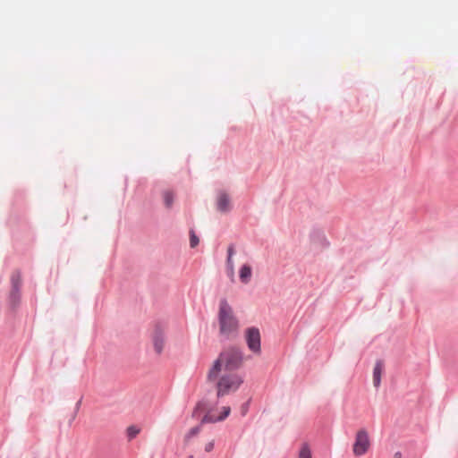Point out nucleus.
Here are the masks:
<instances>
[{
    "label": "nucleus",
    "mask_w": 458,
    "mask_h": 458,
    "mask_svg": "<svg viewBox=\"0 0 458 458\" xmlns=\"http://www.w3.org/2000/svg\"><path fill=\"white\" fill-rule=\"evenodd\" d=\"M81 402H82V397L79 399V401L76 403L75 404V408H74V413L72 415V418L71 420H73L77 415V412L79 411L80 408H81Z\"/></svg>",
    "instance_id": "nucleus-21"
},
{
    "label": "nucleus",
    "mask_w": 458,
    "mask_h": 458,
    "mask_svg": "<svg viewBox=\"0 0 458 458\" xmlns=\"http://www.w3.org/2000/svg\"><path fill=\"white\" fill-rule=\"evenodd\" d=\"M245 339L248 348L253 353L261 352V336L259 329L256 327H248L245 330Z\"/></svg>",
    "instance_id": "nucleus-6"
},
{
    "label": "nucleus",
    "mask_w": 458,
    "mask_h": 458,
    "mask_svg": "<svg viewBox=\"0 0 458 458\" xmlns=\"http://www.w3.org/2000/svg\"><path fill=\"white\" fill-rule=\"evenodd\" d=\"M299 458H311V452L307 444H304L301 448Z\"/></svg>",
    "instance_id": "nucleus-17"
},
{
    "label": "nucleus",
    "mask_w": 458,
    "mask_h": 458,
    "mask_svg": "<svg viewBox=\"0 0 458 458\" xmlns=\"http://www.w3.org/2000/svg\"><path fill=\"white\" fill-rule=\"evenodd\" d=\"M230 412L231 408L229 406H224L222 408L221 414L218 416V420H221L222 421L225 420L230 415Z\"/></svg>",
    "instance_id": "nucleus-20"
},
{
    "label": "nucleus",
    "mask_w": 458,
    "mask_h": 458,
    "mask_svg": "<svg viewBox=\"0 0 458 458\" xmlns=\"http://www.w3.org/2000/svg\"><path fill=\"white\" fill-rule=\"evenodd\" d=\"M370 446L368 431L361 428L357 431L353 444V454L355 456L365 454Z\"/></svg>",
    "instance_id": "nucleus-5"
},
{
    "label": "nucleus",
    "mask_w": 458,
    "mask_h": 458,
    "mask_svg": "<svg viewBox=\"0 0 458 458\" xmlns=\"http://www.w3.org/2000/svg\"><path fill=\"white\" fill-rule=\"evenodd\" d=\"M216 210L223 214L229 213L232 210L230 196L225 191H220L217 193Z\"/></svg>",
    "instance_id": "nucleus-8"
},
{
    "label": "nucleus",
    "mask_w": 458,
    "mask_h": 458,
    "mask_svg": "<svg viewBox=\"0 0 458 458\" xmlns=\"http://www.w3.org/2000/svg\"><path fill=\"white\" fill-rule=\"evenodd\" d=\"M140 432V428L135 425H131L126 429L127 437L129 440L135 438Z\"/></svg>",
    "instance_id": "nucleus-14"
},
{
    "label": "nucleus",
    "mask_w": 458,
    "mask_h": 458,
    "mask_svg": "<svg viewBox=\"0 0 458 458\" xmlns=\"http://www.w3.org/2000/svg\"><path fill=\"white\" fill-rule=\"evenodd\" d=\"M220 358L227 371H234L240 369L243 362V352L237 346H230L227 350L220 352Z\"/></svg>",
    "instance_id": "nucleus-3"
},
{
    "label": "nucleus",
    "mask_w": 458,
    "mask_h": 458,
    "mask_svg": "<svg viewBox=\"0 0 458 458\" xmlns=\"http://www.w3.org/2000/svg\"><path fill=\"white\" fill-rule=\"evenodd\" d=\"M252 269L250 265L244 264L239 271V277L242 283L248 284L250 281Z\"/></svg>",
    "instance_id": "nucleus-11"
},
{
    "label": "nucleus",
    "mask_w": 458,
    "mask_h": 458,
    "mask_svg": "<svg viewBox=\"0 0 458 458\" xmlns=\"http://www.w3.org/2000/svg\"><path fill=\"white\" fill-rule=\"evenodd\" d=\"M243 383V378L239 375H223L216 383L217 397L227 394L231 390L236 391Z\"/></svg>",
    "instance_id": "nucleus-4"
},
{
    "label": "nucleus",
    "mask_w": 458,
    "mask_h": 458,
    "mask_svg": "<svg viewBox=\"0 0 458 458\" xmlns=\"http://www.w3.org/2000/svg\"><path fill=\"white\" fill-rule=\"evenodd\" d=\"M201 428H202V424L201 423H199V425L191 428L188 431V433L185 435L184 441L185 442H189L191 438H192L193 437L197 436L200 432Z\"/></svg>",
    "instance_id": "nucleus-13"
},
{
    "label": "nucleus",
    "mask_w": 458,
    "mask_h": 458,
    "mask_svg": "<svg viewBox=\"0 0 458 458\" xmlns=\"http://www.w3.org/2000/svg\"><path fill=\"white\" fill-rule=\"evenodd\" d=\"M223 364L224 363L222 359L220 358V356H218V358L214 361L213 366L211 367L208 373V379L209 381H212L217 377L218 373L221 371Z\"/></svg>",
    "instance_id": "nucleus-10"
},
{
    "label": "nucleus",
    "mask_w": 458,
    "mask_h": 458,
    "mask_svg": "<svg viewBox=\"0 0 458 458\" xmlns=\"http://www.w3.org/2000/svg\"><path fill=\"white\" fill-rule=\"evenodd\" d=\"M222 421L221 420H218V416L211 415L209 413H207L203 416V418L200 420V423L206 424V423H215Z\"/></svg>",
    "instance_id": "nucleus-15"
},
{
    "label": "nucleus",
    "mask_w": 458,
    "mask_h": 458,
    "mask_svg": "<svg viewBox=\"0 0 458 458\" xmlns=\"http://www.w3.org/2000/svg\"><path fill=\"white\" fill-rule=\"evenodd\" d=\"M187 458H193V455H190V456H188Z\"/></svg>",
    "instance_id": "nucleus-25"
},
{
    "label": "nucleus",
    "mask_w": 458,
    "mask_h": 458,
    "mask_svg": "<svg viewBox=\"0 0 458 458\" xmlns=\"http://www.w3.org/2000/svg\"><path fill=\"white\" fill-rule=\"evenodd\" d=\"M206 409V403L204 401H199L197 403L194 410H193V412H192V417H195L199 411H202Z\"/></svg>",
    "instance_id": "nucleus-19"
},
{
    "label": "nucleus",
    "mask_w": 458,
    "mask_h": 458,
    "mask_svg": "<svg viewBox=\"0 0 458 458\" xmlns=\"http://www.w3.org/2000/svg\"><path fill=\"white\" fill-rule=\"evenodd\" d=\"M385 363L384 360L378 359L376 360L374 369H373V385L376 388L379 387L381 383V375L384 370Z\"/></svg>",
    "instance_id": "nucleus-9"
},
{
    "label": "nucleus",
    "mask_w": 458,
    "mask_h": 458,
    "mask_svg": "<svg viewBox=\"0 0 458 458\" xmlns=\"http://www.w3.org/2000/svg\"><path fill=\"white\" fill-rule=\"evenodd\" d=\"M164 203L167 208H171L174 199V194L172 191H165L163 193Z\"/></svg>",
    "instance_id": "nucleus-12"
},
{
    "label": "nucleus",
    "mask_w": 458,
    "mask_h": 458,
    "mask_svg": "<svg viewBox=\"0 0 458 458\" xmlns=\"http://www.w3.org/2000/svg\"><path fill=\"white\" fill-rule=\"evenodd\" d=\"M199 242V239L195 233L193 229L190 230V246L191 248H195Z\"/></svg>",
    "instance_id": "nucleus-16"
},
{
    "label": "nucleus",
    "mask_w": 458,
    "mask_h": 458,
    "mask_svg": "<svg viewBox=\"0 0 458 458\" xmlns=\"http://www.w3.org/2000/svg\"><path fill=\"white\" fill-rule=\"evenodd\" d=\"M394 458H402V453L401 452H396L394 455Z\"/></svg>",
    "instance_id": "nucleus-24"
},
{
    "label": "nucleus",
    "mask_w": 458,
    "mask_h": 458,
    "mask_svg": "<svg viewBox=\"0 0 458 458\" xmlns=\"http://www.w3.org/2000/svg\"><path fill=\"white\" fill-rule=\"evenodd\" d=\"M155 352L159 355L162 353L165 345V332L160 323H157L152 336Z\"/></svg>",
    "instance_id": "nucleus-7"
},
{
    "label": "nucleus",
    "mask_w": 458,
    "mask_h": 458,
    "mask_svg": "<svg viewBox=\"0 0 458 458\" xmlns=\"http://www.w3.org/2000/svg\"><path fill=\"white\" fill-rule=\"evenodd\" d=\"M214 445H215L214 441H210V442H208V443L205 445V451H206L207 453L211 452V451L214 449Z\"/></svg>",
    "instance_id": "nucleus-22"
},
{
    "label": "nucleus",
    "mask_w": 458,
    "mask_h": 458,
    "mask_svg": "<svg viewBox=\"0 0 458 458\" xmlns=\"http://www.w3.org/2000/svg\"><path fill=\"white\" fill-rule=\"evenodd\" d=\"M218 322L219 333L225 340L238 331L239 321L233 314L232 307L225 298L221 299L219 302Z\"/></svg>",
    "instance_id": "nucleus-1"
},
{
    "label": "nucleus",
    "mask_w": 458,
    "mask_h": 458,
    "mask_svg": "<svg viewBox=\"0 0 458 458\" xmlns=\"http://www.w3.org/2000/svg\"><path fill=\"white\" fill-rule=\"evenodd\" d=\"M22 273L19 268L14 269L10 276V291L8 303L12 310L16 309L21 299Z\"/></svg>",
    "instance_id": "nucleus-2"
},
{
    "label": "nucleus",
    "mask_w": 458,
    "mask_h": 458,
    "mask_svg": "<svg viewBox=\"0 0 458 458\" xmlns=\"http://www.w3.org/2000/svg\"><path fill=\"white\" fill-rule=\"evenodd\" d=\"M249 403H250V401L244 403L242 405V415H245L248 409H249Z\"/></svg>",
    "instance_id": "nucleus-23"
},
{
    "label": "nucleus",
    "mask_w": 458,
    "mask_h": 458,
    "mask_svg": "<svg viewBox=\"0 0 458 458\" xmlns=\"http://www.w3.org/2000/svg\"><path fill=\"white\" fill-rule=\"evenodd\" d=\"M235 250H234V245L233 243H231L228 248H227V259H226V263L228 266L232 267L233 266V262H232V257L233 255L234 254Z\"/></svg>",
    "instance_id": "nucleus-18"
}]
</instances>
